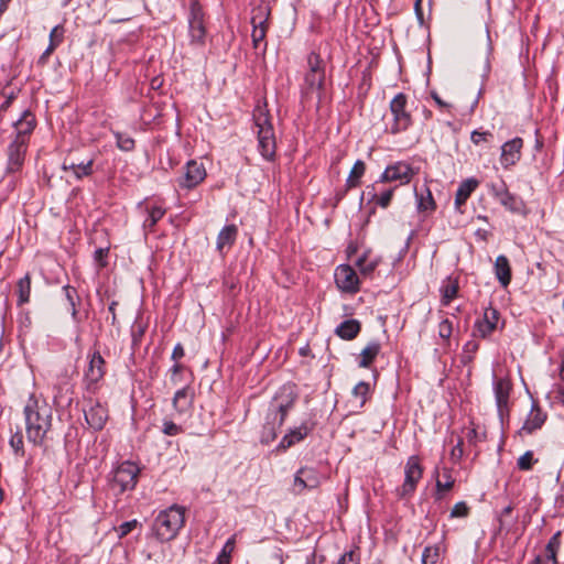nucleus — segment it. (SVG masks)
<instances>
[{
  "instance_id": "nucleus-1",
  "label": "nucleus",
  "mask_w": 564,
  "mask_h": 564,
  "mask_svg": "<svg viewBox=\"0 0 564 564\" xmlns=\"http://www.w3.org/2000/svg\"><path fill=\"white\" fill-rule=\"evenodd\" d=\"M26 438L34 446H42L52 427L53 411L44 401L31 394L23 409Z\"/></svg>"
},
{
  "instance_id": "nucleus-2",
  "label": "nucleus",
  "mask_w": 564,
  "mask_h": 564,
  "mask_svg": "<svg viewBox=\"0 0 564 564\" xmlns=\"http://www.w3.org/2000/svg\"><path fill=\"white\" fill-rule=\"evenodd\" d=\"M185 507L176 503L161 510L152 523L155 539L161 543L174 540L185 524Z\"/></svg>"
},
{
  "instance_id": "nucleus-3",
  "label": "nucleus",
  "mask_w": 564,
  "mask_h": 564,
  "mask_svg": "<svg viewBox=\"0 0 564 564\" xmlns=\"http://www.w3.org/2000/svg\"><path fill=\"white\" fill-rule=\"evenodd\" d=\"M205 12L198 0H191L187 13L188 45L202 50L206 44Z\"/></svg>"
},
{
  "instance_id": "nucleus-4",
  "label": "nucleus",
  "mask_w": 564,
  "mask_h": 564,
  "mask_svg": "<svg viewBox=\"0 0 564 564\" xmlns=\"http://www.w3.org/2000/svg\"><path fill=\"white\" fill-rule=\"evenodd\" d=\"M299 393L295 384L285 383L274 394L268 406L270 417H280V422H285L289 412L293 409Z\"/></svg>"
},
{
  "instance_id": "nucleus-5",
  "label": "nucleus",
  "mask_w": 564,
  "mask_h": 564,
  "mask_svg": "<svg viewBox=\"0 0 564 564\" xmlns=\"http://www.w3.org/2000/svg\"><path fill=\"white\" fill-rule=\"evenodd\" d=\"M306 63L307 72L304 75L303 91L305 94L321 93L325 85V62L317 52L312 51L307 55Z\"/></svg>"
},
{
  "instance_id": "nucleus-6",
  "label": "nucleus",
  "mask_w": 564,
  "mask_h": 564,
  "mask_svg": "<svg viewBox=\"0 0 564 564\" xmlns=\"http://www.w3.org/2000/svg\"><path fill=\"white\" fill-rule=\"evenodd\" d=\"M406 107L408 97L405 94L399 93L392 98L389 105L392 119L390 126H387L389 133L398 134L406 131L412 126V116Z\"/></svg>"
},
{
  "instance_id": "nucleus-7",
  "label": "nucleus",
  "mask_w": 564,
  "mask_h": 564,
  "mask_svg": "<svg viewBox=\"0 0 564 564\" xmlns=\"http://www.w3.org/2000/svg\"><path fill=\"white\" fill-rule=\"evenodd\" d=\"M254 123L258 128V148L260 154L267 161H271L275 156V137L273 126L270 122L268 113L260 111L258 116L254 117Z\"/></svg>"
},
{
  "instance_id": "nucleus-8",
  "label": "nucleus",
  "mask_w": 564,
  "mask_h": 564,
  "mask_svg": "<svg viewBox=\"0 0 564 564\" xmlns=\"http://www.w3.org/2000/svg\"><path fill=\"white\" fill-rule=\"evenodd\" d=\"M140 468L135 463L131 460L122 462L111 473V488L118 495L133 490L137 486Z\"/></svg>"
},
{
  "instance_id": "nucleus-9",
  "label": "nucleus",
  "mask_w": 564,
  "mask_h": 564,
  "mask_svg": "<svg viewBox=\"0 0 564 564\" xmlns=\"http://www.w3.org/2000/svg\"><path fill=\"white\" fill-rule=\"evenodd\" d=\"M423 476V468L420 463V458L416 455H412L408 458L404 467V481L400 489V496H411Z\"/></svg>"
},
{
  "instance_id": "nucleus-10",
  "label": "nucleus",
  "mask_w": 564,
  "mask_h": 564,
  "mask_svg": "<svg viewBox=\"0 0 564 564\" xmlns=\"http://www.w3.org/2000/svg\"><path fill=\"white\" fill-rule=\"evenodd\" d=\"M88 367L84 373L87 390H94L96 384L106 375V361L98 350L88 355Z\"/></svg>"
},
{
  "instance_id": "nucleus-11",
  "label": "nucleus",
  "mask_w": 564,
  "mask_h": 564,
  "mask_svg": "<svg viewBox=\"0 0 564 564\" xmlns=\"http://www.w3.org/2000/svg\"><path fill=\"white\" fill-rule=\"evenodd\" d=\"M334 278L337 288L345 293L355 294L360 289L359 276L349 264L338 265L335 270Z\"/></svg>"
},
{
  "instance_id": "nucleus-12",
  "label": "nucleus",
  "mask_w": 564,
  "mask_h": 564,
  "mask_svg": "<svg viewBox=\"0 0 564 564\" xmlns=\"http://www.w3.org/2000/svg\"><path fill=\"white\" fill-rule=\"evenodd\" d=\"M413 175L414 171L412 166L406 162L399 161L388 165L377 183L400 182L401 185L408 184Z\"/></svg>"
},
{
  "instance_id": "nucleus-13",
  "label": "nucleus",
  "mask_w": 564,
  "mask_h": 564,
  "mask_svg": "<svg viewBox=\"0 0 564 564\" xmlns=\"http://www.w3.org/2000/svg\"><path fill=\"white\" fill-rule=\"evenodd\" d=\"M494 197L508 210L519 213L523 207V202L514 194L510 193L503 181L490 185Z\"/></svg>"
},
{
  "instance_id": "nucleus-14",
  "label": "nucleus",
  "mask_w": 564,
  "mask_h": 564,
  "mask_svg": "<svg viewBox=\"0 0 564 564\" xmlns=\"http://www.w3.org/2000/svg\"><path fill=\"white\" fill-rule=\"evenodd\" d=\"M494 393L499 416L502 419L509 413V398L512 384L507 378L494 377Z\"/></svg>"
},
{
  "instance_id": "nucleus-15",
  "label": "nucleus",
  "mask_w": 564,
  "mask_h": 564,
  "mask_svg": "<svg viewBox=\"0 0 564 564\" xmlns=\"http://www.w3.org/2000/svg\"><path fill=\"white\" fill-rule=\"evenodd\" d=\"M206 177V170L203 163L196 160H189L185 166V173L178 180V186L185 189H192L202 183Z\"/></svg>"
},
{
  "instance_id": "nucleus-16",
  "label": "nucleus",
  "mask_w": 564,
  "mask_h": 564,
  "mask_svg": "<svg viewBox=\"0 0 564 564\" xmlns=\"http://www.w3.org/2000/svg\"><path fill=\"white\" fill-rule=\"evenodd\" d=\"M522 148L523 140L520 137H516L501 145L500 163L503 169L508 170L520 161Z\"/></svg>"
},
{
  "instance_id": "nucleus-17",
  "label": "nucleus",
  "mask_w": 564,
  "mask_h": 564,
  "mask_svg": "<svg viewBox=\"0 0 564 564\" xmlns=\"http://www.w3.org/2000/svg\"><path fill=\"white\" fill-rule=\"evenodd\" d=\"M62 170L65 172L66 178L80 181L84 177L90 176L94 173V160L75 162L70 159H65L62 164Z\"/></svg>"
},
{
  "instance_id": "nucleus-18",
  "label": "nucleus",
  "mask_w": 564,
  "mask_h": 564,
  "mask_svg": "<svg viewBox=\"0 0 564 564\" xmlns=\"http://www.w3.org/2000/svg\"><path fill=\"white\" fill-rule=\"evenodd\" d=\"M321 475L313 467H301L294 476V489L301 494L305 489H315L321 485Z\"/></svg>"
},
{
  "instance_id": "nucleus-19",
  "label": "nucleus",
  "mask_w": 564,
  "mask_h": 564,
  "mask_svg": "<svg viewBox=\"0 0 564 564\" xmlns=\"http://www.w3.org/2000/svg\"><path fill=\"white\" fill-rule=\"evenodd\" d=\"M28 143L25 141L13 140L8 147V163L7 172L15 173L20 171L23 165Z\"/></svg>"
},
{
  "instance_id": "nucleus-20",
  "label": "nucleus",
  "mask_w": 564,
  "mask_h": 564,
  "mask_svg": "<svg viewBox=\"0 0 564 564\" xmlns=\"http://www.w3.org/2000/svg\"><path fill=\"white\" fill-rule=\"evenodd\" d=\"M546 420V414L542 411V409L538 405V403L533 402L531 406V411L529 412L522 427L519 430V435H530L541 430Z\"/></svg>"
},
{
  "instance_id": "nucleus-21",
  "label": "nucleus",
  "mask_w": 564,
  "mask_h": 564,
  "mask_svg": "<svg viewBox=\"0 0 564 564\" xmlns=\"http://www.w3.org/2000/svg\"><path fill=\"white\" fill-rule=\"evenodd\" d=\"M312 430L313 424H308L307 422H303L300 426L290 429L278 444L276 451L284 452L291 446L300 443L310 434Z\"/></svg>"
},
{
  "instance_id": "nucleus-22",
  "label": "nucleus",
  "mask_w": 564,
  "mask_h": 564,
  "mask_svg": "<svg viewBox=\"0 0 564 564\" xmlns=\"http://www.w3.org/2000/svg\"><path fill=\"white\" fill-rule=\"evenodd\" d=\"M500 314L497 308L491 305L488 306L482 315V318L477 319L475 323V330L482 337L490 336L497 328Z\"/></svg>"
},
{
  "instance_id": "nucleus-23",
  "label": "nucleus",
  "mask_w": 564,
  "mask_h": 564,
  "mask_svg": "<svg viewBox=\"0 0 564 564\" xmlns=\"http://www.w3.org/2000/svg\"><path fill=\"white\" fill-rule=\"evenodd\" d=\"M15 129V141L29 142V137L36 127L35 116L30 110H24L21 117L13 123Z\"/></svg>"
},
{
  "instance_id": "nucleus-24",
  "label": "nucleus",
  "mask_w": 564,
  "mask_h": 564,
  "mask_svg": "<svg viewBox=\"0 0 564 564\" xmlns=\"http://www.w3.org/2000/svg\"><path fill=\"white\" fill-rule=\"evenodd\" d=\"M85 420L89 427L95 431H100L108 420V410L96 401L85 411Z\"/></svg>"
},
{
  "instance_id": "nucleus-25",
  "label": "nucleus",
  "mask_w": 564,
  "mask_h": 564,
  "mask_svg": "<svg viewBox=\"0 0 564 564\" xmlns=\"http://www.w3.org/2000/svg\"><path fill=\"white\" fill-rule=\"evenodd\" d=\"M64 33L65 29L62 24H57L51 30L48 35L50 43L42 55L39 57L37 65L44 66L47 64L50 55L62 44L64 40Z\"/></svg>"
},
{
  "instance_id": "nucleus-26",
  "label": "nucleus",
  "mask_w": 564,
  "mask_h": 564,
  "mask_svg": "<svg viewBox=\"0 0 564 564\" xmlns=\"http://www.w3.org/2000/svg\"><path fill=\"white\" fill-rule=\"evenodd\" d=\"M195 392L189 386L178 389L173 398V406L180 414L187 412L194 402Z\"/></svg>"
},
{
  "instance_id": "nucleus-27",
  "label": "nucleus",
  "mask_w": 564,
  "mask_h": 564,
  "mask_svg": "<svg viewBox=\"0 0 564 564\" xmlns=\"http://www.w3.org/2000/svg\"><path fill=\"white\" fill-rule=\"evenodd\" d=\"M283 424L284 422H280V417L275 416V419H272L270 417V413L267 412L260 442L264 445L272 443L276 438L279 430Z\"/></svg>"
},
{
  "instance_id": "nucleus-28",
  "label": "nucleus",
  "mask_w": 564,
  "mask_h": 564,
  "mask_svg": "<svg viewBox=\"0 0 564 564\" xmlns=\"http://www.w3.org/2000/svg\"><path fill=\"white\" fill-rule=\"evenodd\" d=\"M494 270L500 285L502 288H507L510 284L512 278L511 267L508 258L503 254L498 256L495 261Z\"/></svg>"
},
{
  "instance_id": "nucleus-29",
  "label": "nucleus",
  "mask_w": 564,
  "mask_h": 564,
  "mask_svg": "<svg viewBox=\"0 0 564 564\" xmlns=\"http://www.w3.org/2000/svg\"><path fill=\"white\" fill-rule=\"evenodd\" d=\"M237 235L238 227L236 225H226L217 236L216 249L224 253L225 248H230L235 243Z\"/></svg>"
},
{
  "instance_id": "nucleus-30",
  "label": "nucleus",
  "mask_w": 564,
  "mask_h": 564,
  "mask_svg": "<svg viewBox=\"0 0 564 564\" xmlns=\"http://www.w3.org/2000/svg\"><path fill=\"white\" fill-rule=\"evenodd\" d=\"M416 206L419 212H433L436 208L431 189L423 185L419 189L415 188Z\"/></svg>"
},
{
  "instance_id": "nucleus-31",
  "label": "nucleus",
  "mask_w": 564,
  "mask_h": 564,
  "mask_svg": "<svg viewBox=\"0 0 564 564\" xmlns=\"http://www.w3.org/2000/svg\"><path fill=\"white\" fill-rule=\"evenodd\" d=\"M54 402L57 404L65 403L69 405L73 401V386L68 382L67 376H65L61 382L54 386Z\"/></svg>"
},
{
  "instance_id": "nucleus-32",
  "label": "nucleus",
  "mask_w": 564,
  "mask_h": 564,
  "mask_svg": "<svg viewBox=\"0 0 564 564\" xmlns=\"http://www.w3.org/2000/svg\"><path fill=\"white\" fill-rule=\"evenodd\" d=\"M478 184L479 182L474 177L467 178L459 184L455 194L456 207L466 203L471 193L477 188Z\"/></svg>"
},
{
  "instance_id": "nucleus-33",
  "label": "nucleus",
  "mask_w": 564,
  "mask_h": 564,
  "mask_svg": "<svg viewBox=\"0 0 564 564\" xmlns=\"http://www.w3.org/2000/svg\"><path fill=\"white\" fill-rule=\"evenodd\" d=\"M144 210L147 217L143 220V228L148 231H153L155 225L165 215V209L160 205H145Z\"/></svg>"
},
{
  "instance_id": "nucleus-34",
  "label": "nucleus",
  "mask_w": 564,
  "mask_h": 564,
  "mask_svg": "<svg viewBox=\"0 0 564 564\" xmlns=\"http://www.w3.org/2000/svg\"><path fill=\"white\" fill-rule=\"evenodd\" d=\"M360 332V323L357 319H346L335 329V334L343 339L351 340Z\"/></svg>"
},
{
  "instance_id": "nucleus-35",
  "label": "nucleus",
  "mask_w": 564,
  "mask_h": 564,
  "mask_svg": "<svg viewBox=\"0 0 564 564\" xmlns=\"http://www.w3.org/2000/svg\"><path fill=\"white\" fill-rule=\"evenodd\" d=\"M381 345L377 340H371L360 352L359 367L368 368L380 352Z\"/></svg>"
},
{
  "instance_id": "nucleus-36",
  "label": "nucleus",
  "mask_w": 564,
  "mask_h": 564,
  "mask_svg": "<svg viewBox=\"0 0 564 564\" xmlns=\"http://www.w3.org/2000/svg\"><path fill=\"white\" fill-rule=\"evenodd\" d=\"M441 302L447 306L458 294V282L448 276L441 285Z\"/></svg>"
},
{
  "instance_id": "nucleus-37",
  "label": "nucleus",
  "mask_w": 564,
  "mask_h": 564,
  "mask_svg": "<svg viewBox=\"0 0 564 564\" xmlns=\"http://www.w3.org/2000/svg\"><path fill=\"white\" fill-rule=\"evenodd\" d=\"M366 172V164L361 160H357L346 180L345 186L346 191L355 188L359 186L360 178L364 176Z\"/></svg>"
},
{
  "instance_id": "nucleus-38",
  "label": "nucleus",
  "mask_w": 564,
  "mask_h": 564,
  "mask_svg": "<svg viewBox=\"0 0 564 564\" xmlns=\"http://www.w3.org/2000/svg\"><path fill=\"white\" fill-rule=\"evenodd\" d=\"M62 291L65 296V300L67 301V303L69 305V311H70L73 321H75V322L78 321L77 304L79 303L80 297L78 295L77 290L69 284H66L62 288Z\"/></svg>"
},
{
  "instance_id": "nucleus-39",
  "label": "nucleus",
  "mask_w": 564,
  "mask_h": 564,
  "mask_svg": "<svg viewBox=\"0 0 564 564\" xmlns=\"http://www.w3.org/2000/svg\"><path fill=\"white\" fill-rule=\"evenodd\" d=\"M252 24H253V30L251 33V37H252L253 47L259 48L261 42H263L265 39V33H267L265 20L263 19V17L258 18L257 15H254L252 18Z\"/></svg>"
},
{
  "instance_id": "nucleus-40",
  "label": "nucleus",
  "mask_w": 564,
  "mask_h": 564,
  "mask_svg": "<svg viewBox=\"0 0 564 564\" xmlns=\"http://www.w3.org/2000/svg\"><path fill=\"white\" fill-rule=\"evenodd\" d=\"M17 293H18V305H24L29 303L31 295V276L26 273L23 278H21L17 283Z\"/></svg>"
},
{
  "instance_id": "nucleus-41",
  "label": "nucleus",
  "mask_w": 564,
  "mask_h": 564,
  "mask_svg": "<svg viewBox=\"0 0 564 564\" xmlns=\"http://www.w3.org/2000/svg\"><path fill=\"white\" fill-rule=\"evenodd\" d=\"M356 267L364 278H371L376 268L378 267V260L369 259L368 254L364 253L357 259Z\"/></svg>"
},
{
  "instance_id": "nucleus-42",
  "label": "nucleus",
  "mask_w": 564,
  "mask_h": 564,
  "mask_svg": "<svg viewBox=\"0 0 564 564\" xmlns=\"http://www.w3.org/2000/svg\"><path fill=\"white\" fill-rule=\"evenodd\" d=\"M10 447L12 448L14 455L17 456H24V441H23V434L20 429H18L14 433H12L10 440H9Z\"/></svg>"
},
{
  "instance_id": "nucleus-43",
  "label": "nucleus",
  "mask_w": 564,
  "mask_h": 564,
  "mask_svg": "<svg viewBox=\"0 0 564 564\" xmlns=\"http://www.w3.org/2000/svg\"><path fill=\"white\" fill-rule=\"evenodd\" d=\"M370 384L365 381L358 382L352 389V395L359 400L358 406L362 408L367 401Z\"/></svg>"
},
{
  "instance_id": "nucleus-44",
  "label": "nucleus",
  "mask_w": 564,
  "mask_h": 564,
  "mask_svg": "<svg viewBox=\"0 0 564 564\" xmlns=\"http://www.w3.org/2000/svg\"><path fill=\"white\" fill-rule=\"evenodd\" d=\"M479 345L475 340L467 341L463 347V354H462V362L464 365H467L474 360V356L476 351L478 350Z\"/></svg>"
},
{
  "instance_id": "nucleus-45",
  "label": "nucleus",
  "mask_w": 564,
  "mask_h": 564,
  "mask_svg": "<svg viewBox=\"0 0 564 564\" xmlns=\"http://www.w3.org/2000/svg\"><path fill=\"white\" fill-rule=\"evenodd\" d=\"M454 485V479L451 475V471L448 469L443 470L442 478L436 479V489L438 492L441 491H447L452 489Z\"/></svg>"
},
{
  "instance_id": "nucleus-46",
  "label": "nucleus",
  "mask_w": 564,
  "mask_h": 564,
  "mask_svg": "<svg viewBox=\"0 0 564 564\" xmlns=\"http://www.w3.org/2000/svg\"><path fill=\"white\" fill-rule=\"evenodd\" d=\"M115 135H116L117 147L120 150L129 152L134 149V140L130 135H128L126 133H120V132H117Z\"/></svg>"
},
{
  "instance_id": "nucleus-47",
  "label": "nucleus",
  "mask_w": 564,
  "mask_h": 564,
  "mask_svg": "<svg viewBox=\"0 0 564 564\" xmlns=\"http://www.w3.org/2000/svg\"><path fill=\"white\" fill-rule=\"evenodd\" d=\"M557 552L551 546H545L544 557L538 555L531 564H557Z\"/></svg>"
},
{
  "instance_id": "nucleus-48",
  "label": "nucleus",
  "mask_w": 564,
  "mask_h": 564,
  "mask_svg": "<svg viewBox=\"0 0 564 564\" xmlns=\"http://www.w3.org/2000/svg\"><path fill=\"white\" fill-rule=\"evenodd\" d=\"M536 462L538 460L533 458V453L531 451H527L518 458L517 466L520 470L528 471L532 469L533 464Z\"/></svg>"
},
{
  "instance_id": "nucleus-49",
  "label": "nucleus",
  "mask_w": 564,
  "mask_h": 564,
  "mask_svg": "<svg viewBox=\"0 0 564 564\" xmlns=\"http://www.w3.org/2000/svg\"><path fill=\"white\" fill-rule=\"evenodd\" d=\"M440 549L438 546H426L424 550H423V553H422V563L423 564H426V563H436L438 561V557H440V553H438Z\"/></svg>"
},
{
  "instance_id": "nucleus-50",
  "label": "nucleus",
  "mask_w": 564,
  "mask_h": 564,
  "mask_svg": "<svg viewBox=\"0 0 564 564\" xmlns=\"http://www.w3.org/2000/svg\"><path fill=\"white\" fill-rule=\"evenodd\" d=\"M183 432L181 425L175 424L170 420H163L162 433L167 436H175Z\"/></svg>"
},
{
  "instance_id": "nucleus-51",
  "label": "nucleus",
  "mask_w": 564,
  "mask_h": 564,
  "mask_svg": "<svg viewBox=\"0 0 564 564\" xmlns=\"http://www.w3.org/2000/svg\"><path fill=\"white\" fill-rule=\"evenodd\" d=\"M360 555L356 550L345 552L338 560L337 564H359Z\"/></svg>"
},
{
  "instance_id": "nucleus-52",
  "label": "nucleus",
  "mask_w": 564,
  "mask_h": 564,
  "mask_svg": "<svg viewBox=\"0 0 564 564\" xmlns=\"http://www.w3.org/2000/svg\"><path fill=\"white\" fill-rule=\"evenodd\" d=\"M393 193H394V187L384 189L383 192H381L380 195H378L376 204L378 206H380L381 208H387L391 203Z\"/></svg>"
},
{
  "instance_id": "nucleus-53",
  "label": "nucleus",
  "mask_w": 564,
  "mask_h": 564,
  "mask_svg": "<svg viewBox=\"0 0 564 564\" xmlns=\"http://www.w3.org/2000/svg\"><path fill=\"white\" fill-rule=\"evenodd\" d=\"M452 333H453V324H452V322L448 318L443 319L438 324V336L442 339L447 340V339L451 338Z\"/></svg>"
},
{
  "instance_id": "nucleus-54",
  "label": "nucleus",
  "mask_w": 564,
  "mask_h": 564,
  "mask_svg": "<svg viewBox=\"0 0 564 564\" xmlns=\"http://www.w3.org/2000/svg\"><path fill=\"white\" fill-rule=\"evenodd\" d=\"M469 508L466 505L465 501H459L454 505V507L451 510V517L452 518H465L468 516Z\"/></svg>"
},
{
  "instance_id": "nucleus-55",
  "label": "nucleus",
  "mask_w": 564,
  "mask_h": 564,
  "mask_svg": "<svg viewBox=\"0 0 564 564\" xmlns=\"http://www.w3.org/2000/svg\"><path fill=\"white\" fill-rule=\"evenodd\" d=\"M377 182L372 185H368L366 189L361 193L360 200L367 199L368 203H372L377 200Z\"/></svg>"
},
{
  "instance_id": "nucleus-56",
  "label": "nucleus",
  "mask_w": 564,
  "mask_h": 564,
  "mask_svg": "<svg viewBox=\"0 0 564 564\" xmlns=\"http://www.w3.org/2000/svg\"><path fill=\"white\" fill-rule=\"evenodd\" d=\"M138 524L139 522L135 519L122 522L118 528L119 538L128 535Z\"/></svg>"
},
{
  "instance_id": "nucleus-57",
  "label": "nucleus",
  "mask_w": 564,
  "mask_h": 564,
  "mask_svg": "<svg viewBox=\"0 0 564 564\" xmlns=\"http://www.w3.org/2000/svg\"><path fill=\"white\" fill-rule=\"evenodd\" d=\"M492 137V133L489 132V131H478V130H474L471 132V135H470V139L473 141V143H475L476 145L480 144L481 142H486L488 141L489 138Z\"/></svg>"
},
{
  "instance_id": "nucleus-58",
  "label": "nucleus",
  "mask_w": 564,
  "mask_h": 564,
  "mask_svg": "<svg viewBox=\"0 0 564 564\" xmlns=\"http://www.w3.org/2000/svg\"><path fill=\"white\" fill-rule=\"evenodd\" d=\"M235 535L230 536L224 544L219 555L230 560L231 553L235 549Z\"/></svg>"
},
{
  "instance_id": "nucleus-59",
  "label": "nucleus",
  "mask_w": 564,
  "mask_h": 564,
  "mask_svg": "<svg viewBox=\"0 0 564 564\" xmlns=\"http://www.w3.org/2000/svg\"><path fill=\"white\" fill-rule=\"evenodd\" d=\"M108 256V249L98 248L94 252V260L99 263L100 267H105L106 262L104 259Z\"/></svg>"
},
{
  "instance_id": "nucleus-60",
  "label": "nucleus",
  "mask_w": 564,
  "mask_h": 564,
  "mask_svg": "<svg viewBox=\"0 0 564 564\" xmlns=\"http://www.w3.org/2000/svg\"><path fill=\"white\" fill-rule=\"evenodd\" d=\"M545 546H551L553 550L558 552L561 546V531L555 532L549 540Z\"/></svg>"
},
{
  "instance_id": "nucleus-61",
  "label": "nucleus",
  "mask_w": 564,
  "mask_h": 564,
  "mask_svg": "<svg viewBox=\"0 0 564 564\" xmlns=\"http://www.w3.org/2000/svg\"><path fill=\"white\" fill-rule=\"evenodd\" d=\"M185 355V351H184V348L182 346V344H176L173 348V351H172V356L171 358L174 360V361H177L180 360L181 358H183Z\"/></svg>"
},
{
  "instance_id": "nucleus-62",
  "label": "nucleus",
  "mask_w": 564,
  "mask_h": 564,
  "mask_svg": "<svg viewBox=\"0 0 564 564\" xmlns=\"http://www.w3.org/2000/svg\"><path fill=\"white\" fill-rule=\"evenodd\" d=\"M431 97L433 98V100L435 101V104L440 107V108H448L449 107V104H447L446 101H444L437 93L435 91H432L431 93Z\"/></svg>"
},
{
  "instance_id": "nucleus-63",
  "label": "nucleus",
  "mask_w": 564,
  "mask_h": 564,
  "mask_svg": "<svg viewBox=\"0 0 564 564\" xmlns=\"http://www.w3.org/2000/svg\"><path fill=\"white\" fill-rule=\"evenodd\" d=\"M421 1L422 0H416L415 3H414V10H415V14L417 17V20L420 21V23L422 24L423 23V12H422V8H421Z\"/></svg>"
},
{
  "instance_id": "nucleus-64",
  "label": "nucleus",
  "mask_w": 564,
  "mask_h": 564,
  "mask_svg": "<svg viewBox=\"0 0 564 564\" xmlns=\"http://www.w3.org/2000/svg\"><path fill=\"white\" fill-rule=\"evenodd\" d=\"M116 306H117V302H116V301H112V302L109 304V307H108V311H109V312H110V314H111V324H112V325H115V324H116V321H117Z\"/></svg>"
}]
</instances>
